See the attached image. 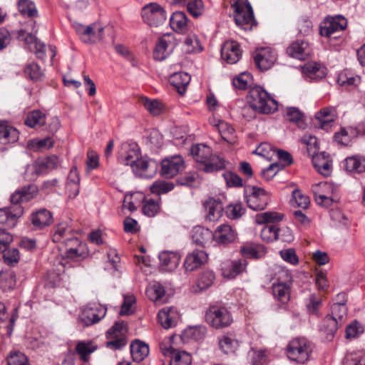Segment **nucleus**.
Returning <instances> with one entry per match:
<instances>
[{"mask_svg": "<svg viewBox=\"0 0 365 365\" xmlns=\"http://www.w3.org/2000/svg\"><path fill=\"white\" fill-rule=\"evenodd\" d=\"M355 135V131L351 128H341L339 133L334 135L335 140L342 145H349L352 138Z\"/></svg>", "mask_w": 365, "mask_h": 365, "instance_id": "nucleus-55", "label": "nucleus"}, {"mask_svg": "<svg viewBox=\"0 0 365 365\" xmlns=\"http://www.w3.org/2000/svg\"><path fill=\"white\" fill-rule=\"evenodd\" d=\"M215 280V275L212 272H205L202 273L197 279V287L199 291L209 288Z\"/></svg>", "mask_w": 365, "mask_h": 365, "instance_id": "nucleus-60", "label": "nucleus"}, {"mask_svg": "<svg viewBox=\"0 0 365 365\" xmlns=\"http://www.w3.org/2000/svg\"><path fill=\"white\" fill-rule=\"evenodd\" d=\"M51 222L52 215L46 209H41L31 215V222L38 229L49 225Z\"/></svg>", "mask_w": 365, "mask_h": 365, "instance_id": "nucleus-38", "label": "nucleus"}, {"mask_svg": "<svg viewBox=\"0 0 365 365\" xmlns=\"http://www.w3.org/2000/svg\"><path fill=\"white\" fill-rule=\"evenodd\" d=\"M106 312L105 306L90 303L81 310L79 320L84 327L91 326L100 322L106 316Z\"/></svg>", "mask_w": 365, "mask_h": 365, "instance_id": "nucleus-10", "label": "nucleus"}, {"mask_svg": "<svg viewBox=\"0 0 365 365\" xmlns=\"http://www.w3.org/2000/svg\"><path fill=\"white\" fill-rule=\"evenodd\" d=\"M276 280L274 283L292 284V277L290 272L281 267H276L274 276L273 277Z\"/></svg>", "mask_w": 365, "mask_h": 365, "instance_id": "nucleus-56", "label": "nucleus"}, {"mask_svg": "<svg viewBox=\"0 0 365 365\" xmlns=\"http://www.w3.org/2000/svg\"><path fill=\"white\" fill-rule=\"evenodd\" d=\"M247 360L251 365H264L266 356L264 351L252 349L248 352Z\"/></svg>", "mask_w": 365, "mask_h": 365, "instance_id": "nucleus-64", "label": "nucleus"}, {"mask_svg": "<svg viewBox=\"0 0 365 365\" xmlns=\"http://www.w3.org/2000/svg\"><path fill=\"white\" fill-rule=\"evenodd\" d=\"M284 117L288 121L297 124L299 128H306L304 113L298 108L287 107L284 112Z\"/></svg>", "mask_w": 365, "mask_h": 365, "instance_id": "nucleus-40", "label": "nucleus"}, {"mask_svg": "<svg viewBox=\"0 0 365 365\" xmlns=\"http://www.w3.org/2000/svg\"><path fill=\"white\" fill-rule=\"evenodd\" d=\"M287 53L293 58L304 60L309 56L310 50L309 44L304 41H296L287 49Z\"/></svg>", "mask_w": 365, "mask_h": 365, "instance_id": "nucleus-26", "label": "nucleus"}, {"mask_svg": "<svg viewBox=\"0 0 365 365\" xmlns=\"http://www.w3.org/2000/svg\"><path fill=\"white\" fill-rule=\"evenodd\" d=\"M240 252L244 257L255 259L260 258L265 253L264 247H257L252 244H245L242 246Z\"/></svg>", "mask_w": 365, "mask_h": 365, "instance_id": "nucleus-50", "label": "nucleus"}, {"mask_svg": "<svg viewBox=\"0 0 365 365\" xmlns=\"http://www.w3.org/2000/svg\"><path fill=\"white\" fill-rule=\"evenodd\" d=\"M207 212V218L212 222L218 220L222 215V205L221 202L213 198H210L204 203Z\"/></svg>", "mask_w": 365, "mask_h": 365, "instance_id": "nucleus-30", "label": "nucleus"}, {"mask_svg": "<svg viewBox=\"0 0 365 365\" xmlns=\"http://www.w3.org/2000/svg\"><path fill=\"white\" fill-rule=\"evenodd\" d=\"M191 237L195 245L205 247L210 240L212 238V232L203 227L196 226L192 230Z\"/></svg>", "mask_w": 365, "mask_h": 365, "instance_id": "nucleus-34", "label": "nucleus"}, {"mask_svg": "<svg viewBox=\"0 0 365 365\" xmlns=\"http://www.w3.org/2000/svg\"><path fill=\"white\" fill-rule=\"evenodd\" d=\"M333 191V185L327 182H321L312 186V192L314 194L315 199L327 195H332Z\"/></svg>", "mask_w": 365, "mask_h": 365, "instance_id": "nucleus-53", "label": "nucleus"}, {"mask_svg": "<svg viewBox=\"0 0 365 365\" xmlns=\"http://www.w3.org/2000/svg\"><path fill=\"white\" fill-rule=\"evenodd\" d=\"M140 150L137 145H132L123 143L119 154V162L124 165H129L130 168L140 158Z\"/></svg>", "mask_w": 365, "mask_h": 365, "instance_id": "nucleus-21", "label": "nucleus"}, {"mask_svg": "<svg viewBox=\"0 0 365 365\" xmlns=\"http://www.w3.org/2000/svg\"><path fill=\"white\" fill-rule=\"evenodd\" d=\"M25 76L34 81H41L44 74L41 67L34 62L27 63L24 70Z\"/></svg>", "mask_w": 365, "mask_h": 365, "instance_id": "nucleus-51", "label": "nucleus"}, {"mask_svg": "<svg viewBox=\"0 0 365 365\" xmlns=\"http://www.w3.org/2000/svg\"><path fill=\"white\" fill-rule=\"evenodd\" d=\"M236 237V231L227 224L218 226L212 233V239L219 245L232 243L235 240Z\"/></svg>", "mask_w": 365, "mask_h": 365, "instance_id": "nucleus-19", "label": "nucleus"}, {"mask_svg": "<svg viewBox=\"0 0 365 365\" xmlns=\"http://www.w3.org/2000/svg\"><path fill=\"white\" fill-rule=\"evenodd\" d=\"M173 188L174 185L173 182L157 180L150 186V191L154 194L161 195L171 191Z\"/></svg>", "mask_w": 365, "mask_h": 365, "instance_id": "nucleus-59", "label": "nucleus"}, {"mask_svg": "<svg viewBox=\"0 0 365 365\" xmlns=\"http://www.w3.org/2000/svg\"><path fill=\"white\" fill-rule=\"evenodd\" d=\"M185 4L187 5V11L195 18L200 16L205 11V6L202 0H189Z\"/></svg>", "mask_w": 365, "mask_h": 365, "instance_id": "nucleus-57", "label": "nucleus"}, {"mask_svg": "<svg viewBox=\"0 0 365 365\" xmlns=\"http://www.w3.org/2000/svg\"><path fill=\"white\" fill-rule=\"evenodd\" d=\"M143 21L150 26L158 27L163 24L167 19L165 9L157 3L145 5L141 11Z\"/></svg>", "mask_w": 365, "mask_h": 365, "instance_id": "nucleus-7", "label": "nucleus"}, {"mask_svg": "<svg viewBox=\"0 0 365 365\" xmlns=\"http://www.w3.org/2000/svg\"><path fill=\"white\" fill-rule=\"evenodd\" d=\"M344 167L350 173H363L365 171V158L357 155L348 157L344 160Z\"/></svg>", "mask_w": 365, "mask_h": 365, "instance_id": "nucleus-37", "label": "nucleus"}, {"mask_svg": "<svg viewBox=\"0 0 365 365\" xmlns=\"http://www.w3.org/2000/svg\"><path fill=\"white\" fill-rule=\"evenodd\" d=\"M160 349L163 354L170 358V365H191V355L182 350L175 349L164 343L160 344Z\"/></svg>", "mask_w": 365, "mask_h": 365, "instance_id": "nucleus-11", "label": "nucleus"}, {"mask_svg": "<svg viewBox=\"0 0 365 365\" xmlns=\"http://www.w3.org/2000/svg\"><path fill=\"white\" fill-rule=\"evenodd\" d=\"M232 6L235 10L234 19L236 24L244 30L250 29L255 21L250 4L236 1Z\"/></svg>", "mask_w": 365, "mask_h": 365, "instance_id": "nucleus-9", "label": "nucleus"}, {"mask_svg": "<svg viewBox=\"0 0 365 365\" xmlns=\"http://www.w3.org/2000/svg\"><path fill=\"white\" fill-rule=\"evenodd\" d=\"M164 294V287L158 282L149 286L146 289L147 297L155 303L161 304L165 302V300L163 299Z\"/></svg>", "mask_w": 365, "mask_h": 365, "instance_id": "nucleus-46", "label": "nucleus"}, {"mask_svg": "<svg viewBox=\"0 0 365 365\" xmlns=\"http://www.w3.org/2000/svg\"><path fill=\"white\" fill-rule=\"evenodd\" d=\"M345 294L340 293L337 295L339 299H341V302L334 303L331 306V313L329 314L330 317H334L337 322L343 324L346 319L347 309L345 304Z\"/></svg>", "mask_w": 365, "mask_h": 365, "instance_id": "nucleus-33", "label": "nucleus"}, {"mask_svg": "<svg viewBox=\"0 0 365 365\" xmlns=\"http://www.w3.org/2000/svg\"><path fill=\"white\" fill-rule=\"evenodd\" d=\"M207 334V328L204 325L190 327L184 331L186 338L199 341L205 339Z\"/></svg>", "mask_w": 365, "mask_h": 365, "instance_id": "nucleus-49", "label": "nucleus"}, {"mask_svg": "<svg viewBox=\"0 0 365 365\" xmlns=\"http://www.w3.org/2000/svg\"><path fill=\"white\" fill-rule=\"evenodd\" d=\"M75 29L81 39L86 43H96L103 38L104 27L97 22L88 26L76 24Z\"/></svg>", "mask_w": 365, "mask_h": 365, "instance_id": "nucleus-8", "label": "nucleus"}, {"mask_svg": "<svg viewBox=\"0 0 365 365\" xmlns=\"http://www.w3.org/2000/svg\"><path fill=\"white\" fill-rule=\"evenodd\" d=\"M341 325L334 317L327 315L322 321L321 331L326 335L327 339H329Z\"/></svg>", "mask_w": 365, "mask_h": 365, "instance_id": "nucleus-42", "label": "nucleus"}, {"mask_svg": "<svg viewBox=\"0 0 365 365\" xmlns=\"http://www.w3.org/2000/svg\"><path fill=\"white\" fill-rule=\"evenodd\" d=\"M127 331L128 328L123 321L116 322L106 332V346L113 350L124 347L127 344Z\"/></svg>", "mask_w": 365, "mask_h": 365, "instance_id": "nucleus-6", "label": "nucleus"}, {"mask_svg": "<svg viewBox=\"0 0 365 365\" xmlns=\"http://www.w3.org/2000/svg\"><path fill=\"white\" fill-rule=\"evenodd\" d=\"M212 123L225 141L230 144L235 143V130L229 123L220 120H213Z\"/></svg>", "mask_w": 365, "mask_h": 365, "instance_id": "nucleus-32", "label": "nucleus"}, {"mask_svg": "<svg viewBox=\"0 0 365 365\" xmlns=\"http://www.w3.org/2000/svg\"><path fill=\"white\" fill-rule=\"evenodd\" d=\"M247 266L245 259L227 262L222 267V275L227 279H233L245 271Z\"/></svg>", "mask_w": 365, "mask_h": 365, "instance_id": "nucleus-24", "label": "nucleus"}, {"mask_svg": "<svg viewBox=\"0 0 365 365\" xmlns=\"http://www.w3.org/2000/svg\"><path fill=\"white\" fill-rule=\"evenodd\" d=\"M277 61V53L271 48H261L256 51L255 61L262 71L270 68Z\"/></svg>", "mask_w": 365, "mask_h": 365, "instance_id": "nucleus-17", "label": "nucleus"}, {"mask_svg": "<svg viewBox=\"0 0 365 365\" xmlns=\"http://www.w3.org/2000/svg\"><path fill=\"white\" fill-rule=\"evenodd\" d=\"M207 255L203 250H195L189 254L184 262V267L187 271H193L205 263Z\"/></svg>", "mask_w": 365, "mask_h": 365, "instance_id": "nucleus-25", "label": "nucleus"}, {"mask_svg": "<svg viewBox=\"0 0 365 365\" xmlns=\"http://www.w3.org/2000/svg\"><path fill=\"white\" fill-rule=\"evenodd\" d=\"M46 115L39 110H34L27 115L25 124L30 128H40L46 124Z\"/></svg>", "mask_w": 365, "mask_h": 365, "instance_id": "nucleus-44", "label": "nucleus"}, {"mask_svg": "<svg viewBox=\"0 0 365 365\" xmlns=\"http://www.w3.org/2000/svg\"><path fill=\"white\" fill-rule=\"evenodd\" d=\"M141 102L145 109L153 115H159L165 110L163 103L158 100H151L146 97H143L141 99Z\"/></svg>", "mask_w": 365, "mask_h": 365, "instance_id": "nucleus-48", "label": "nucleus"}, {"mask_svg": "<svg viewBox=\"0 0 365 365\" xmlns=\"http://www.w3.org/2000/svg\"><path fill=\"white\" fill-rule=\"evenodd\" d=\"M180 318L178 309L173 307H166L158 312L159 323L165 329L175 326Z\"/></svg>", "mask_w": 365, "mask_h": 365, "instance_id": "nucleus-22", "label": "nucleus"}, {"mask_svg": "<svg viewBox=\"0 0 365 365\" xmlns=\"http://www.w3.org/2000/svg\"><path fill=\"white\" fill-rule=\"evenodd\" d=\"M283 215L276 212H265L259 213L255 216V222L259 225L264 223H274L282 220Z\"/></svg>", "mask_w": 365, "mask_h": 365, "instance_id": "nucleus-52", "label": "nucleus"}, {"mask_svg": "<svg viewBox=\"0 0 365 365\" xmlns=\"http://www.w3.org/2000/svg\"><path fill=\"white\" fill-rule=\"evenodd\" d=\"M272 289L273 296L279 302L282 304H286L289 301L291 292L290 284L273 283Z\"/></svg>", "mask_w": 365, "mask_h": 365, "instance_id": "nucleus-41", "label": "nucleus"}, {"mask_svg": "<svg viewBox=\"0 0 365 365\" xmlns=\"http://www.w3.org/2000/svg\"><path fill=\"white\" fill-rule=\"evenodd\" d=\"M185 168V161L180 155H173L163 159L161 162V175L172 178Z\"/></svg>", "mask_w": 365, "mask_h": 365, "instance_id": "nucleus-12", "label": "nucleus"}, {"mask_svg": "<svg viewBox=\"0 0 365 365\" xmlns=\"http://www.w3.org/2000/svg\"><path fill=\"white\" fill-rule=\"evenodd\" d=\"M347 26L346 19L341 16L331 17L329 21L324 22L320 27V34L323 36L331 37L334 33L345 29Z\"/></svg>", "mask_w": 365, "mask_h": 365, "instance_id": "nucleus-18", "label": "nucleus"}, {"mask_svg": "<svg viewBox=\"0 0 365 365\" xmlns=\"http://www.w3.org/2000/svg\"><path fill=\"white\" fill-rule=\"evenodd\" d=\"M247 99L250 107L259 113L269 114L278 109L277 101L272 98L261 86L252 88Z\"/></svg>", "mask_w": 365, "mask_h": 365, "instance_id": "nucleus-3", "label": "nucleus"}, {"mask_svg": "<svg viewBox=\"0 0 365 365\" xmlns=\"http://www.w3.org/2000/svg\"><path fill=\"white\" fill-rule=\"evenodd\" d=\"M37 192V187L34 185H29L12 194L11 202L14 205L0 209V230H6V229L15 227L19 218L24 213L23 207L19 204L29 201L34 197Z\"/></svg>", "mask_w": 365, "mask_h": 365, "instance_id": "nucleus-1", "label": "nucleus"}, {"mask_svg": "<svg viewBox=\"0 0 365 365\" xmlns=\"http://www.w3.org/2000/svg\"><path fill=\"white\" fill-rule=\"evenodd\" d=\"M242 55V51L237 42L227 41L221 48V56L223 60L230 64L237 63Z\"/></svg>", "mask_w": 365, "mask_h": 365, "instance_id": "nucleus-20", "label": "nucleus"}, {"mask_svg": "<svg viewBox=\"0 0 365 365\" xmlns=\"http://www.w3.org/2000/svg\"><path fill=\"white\" fill-rule=\"evenodd\" d=\"M205 322L216 329L228 327L233 322V318L228 309L223 306L212 305L205 312Z\"/></svg>", "mask_w": 365, "mask_h": 365, "instance_id": "nucleus-5", "label": "nucleus"}, {"mask_svg": "<svg viewBox=\"0 0 365 365\" xmlns=\"http://www.w3.org/2000/svg\"><path fill=\"white\" fill-rule=\"evenodd\" d=\"M343 365H365V356L361 352H352L346 355Z\"/></svg>", "mask_w": 365, "mask_h": 365, "instance_id": "nucleus-63", "label": "nucleus"}, {"mask_svg": "<svg viewBox=\"0 0 365 365\" xmlns=\"http://www.w3.org/2000/svg\"><path fill=\"white\" fill-rule=\"evenodd\" d=\"M66 248V256L71 259H84L88 255V250L85 243H82L78 237H71L63 240Z\"/></svg>", "mask_w": 365, "mask_h": 365, "instance_id": "nucleus-13", "label": "nucleus"}, {"mask_svg": "<svg viewBox=\"0 0 365 365\" xmlns=\"http://www.w3.org/2000/svg\"><path fill=\"white\" fill-rule=\"evenodd\" d=\"M220 349L225 354L235 353L240 346V342L235 337L225 335L219 341Z\"/></svg>", "mask_w": 365, "mask_h": 365, "instance_id": "nucleus-47", "label": "nucleus"}, {"mask_svg": "<svg viewBox=\"0 0 365 365\" xmlns=\"http://www.w3.org/2000/svg\"><path fill=\"white\" fill-rule=\"evenodd\" d=\"M19 12L28 17H36L38 14L34 2L29 0H20L18 4Z\"/></svg>", "mask_w": 365, "mask_h": 365, "instance_id": "nucleus-54", "label": "nucleus"}, {"mask_svg": "<svg viewBox=\"0 0 365 365\" xmlns=\"http://www.w3.org/2000/svg\"><path fill=\"white\" fill-rule=\"evenodd\" d=\"M182 50L186 53H195L202 51V47L195 34H189L185 38Z\"/></svg>", "mask_w": 365, "mask_h": 365, "instance_id": "nucleus-45", "label": "nucleus"}, {"mask_svg": "<svg viewBox=\"0 0 365 365\" xmlns=\"http://www.w3.org/2000/svg\"><path fill=\"white\" fill-rule=\"evenodd\" d=\"M19 138V131L6 122L0 121V143L4 145L16 143Z\"/></svg>", "mask_w": 365, "mask_h": 365, "instance_id": "nucleus-28", "label": "nucleus"}, {"mask_svg": "<svg viewBox=\"0 0 365 365\" xmlns=\"http://www.w3.org/2000/svg\"><path fill=\"white\" fill-rule=\"evenodd\" d=\"M130 349L133 360L135 362L142 361L149 354L148 346L139 340L133 341L130 344Z\"/></svg>", "mask_w": 365, "mask_h": 365, "instance_id": "nucleus-36", "label": "nucleus"}, {"mask_svg": "<svg viewBox=\"0 0 365 365\" xmlns=\"http://www.w3.org/2000/svg\"><path fill=\"white\" fill-rule=\"evenodd\" d=\"M131 169L136 176L152 178L158 171V163L151 159L140 158L131 167Z\"/></svg>", "mask_w": 365, "mask_h": 365, "instance_id": "nucleus-16", "label": "nucleus"}, {"mask_svg": "<svg viewBox=\"0 0 365 365\" xmlns=\"http://www.w3.org/2000/svg\"><path fill=\"white\" fill-rule=\"evenodd\" d=\"M268 193L262 188L252 187L251 192L246 196L248 207L253 210H264L269 202Z\"/></svg>", "mask_w": 365, "mask_h": 365, "instance_id": "nucleus-14", "label": "nucleus"}, {"mask_svg": "<svg viewBox=\"0 0 365 365\" xmlns=\"http://www.w3.org/2000/svg\"><path fill=\"white\" fill-rule=\"evenodd\" d=\"M292 203L293 206L306 209L309 205V198L308 196L304 195L300 190H295L292 192Z\"/></svg>", "mask_w": 365, "mask_h": 365, "instance_id": "nucleus-62", "label": "nucleus"}, {"mask_svg": "<svg viewBox=\"0 0 365 365\" xmlns=\"http://www.w3.org/2000/svg\"><path fill=\"white\" fill-rule=\"evenodd\" d=\"M98 349L97 345L92 341H78L76 345V352L80 359L87 362L89 360L90 355Z\"/></svg>", "mask_w": 365, "mask_h": 365, "instance_id": "nucleus-31", "label": "nucleus"}, {"mask_svg": "<svg viewBox=\"0 0 365 365\" xmlns=\"http://www.w3.org/2000/svg\"><path fill=\"white\" fill-rule=\"evenodd\" d=\"M336 117L337 113L334 107L324 108L315 114V118L322 129H325L330 123L334 122Z\"/></svg>", "mask_w": 365, "mask_h": 365, "instance_id": "nucleus-29", "label": "nucleus"}, {"mask_svg": "<svg viewBox=\"0 0 365 365\" xmlns=\"http://www.w3.org/2000/svg\"><path fill=\"white\" fill-rule=\"evenodd\" d=\"M312 352V344L305 338H294L286 347L289 359L298 364H304L307 361Z\"/></svg>", "mask_w": 365, "mask_h": 365, "instance_id": "nucleus-4", "label": "nucleus"}, {"mask_svg": "<svg viewBox=\"0 0 365 365\" xmlns=\"http://www.w3.org/2000/svg\"><path fill=\"white\" fill-rule=\"evenodd\" d=\"M170 24L173 31L185 33L187 31V17L182 11L174 12L170 19Z\"/></svg>", "mask_w": 365, "mask_h": 365, "instance_id": "nucleus-35", "label": "nucleus"}, {"mask_svg": "<svg viewBox=\"0 0 365 365\" xmlns=\"http://www.w3.org/2000/svg\"><path fill=\"white\" fill-rule=\"evenodd\" d=\"M303 72L311 78H322L325 76V68L317 62H308L302 68Z\"/></svg>", "mask_w": 365, "mask_h": 365, "instance_id": "nucleus-43", "label": "nucleus"}, {"mask_svg": "<svg viewBox=\"0 0 365 365\" xmlns=\"http://www.w3.org/2000/svg\"><path fill=\"white\" fill-rule=\"evenodd\" d=\"M312 163L317 171L324 176L331 173L332 162L330 156L324 152L312 153Z\"/></svg>", "mask_w": 365, "mask_h": 365, "instance_id": "nucleus-23", "label": "nucleus"}, {"mask_svg": "<svg viewBox=\"0 0 365 365\" xmlns=\"http://www.w3.org/2000/svg\"><path fill=\"white\" fill-rule=\"evenodd\" d=\"M180 255L174 252L163 251L159 254L161 267L168 272L173 271L180 263Z\"/></svg>", "mask_w": 365, "mask_h": 365, "instance_id": "nucleus-27", "label": "nucleus"}, {"mask_svg": "<svg viewBox=\"0 0 365 365\" xmlns=\"http://www.w3.org/2000/svg\"><path fill=\"white\" fill-rule=\"evenodd\" d=\"M190 153L198 163L199 168L205 173H213L225 168V161L212 153V150L205 144L192 146Z\"/></svg>", "mask_w": 365, "mask_h": 365, "instance_id": "nucleus-2", "label": "nucleus"}, {"mask_svg": "<svg viewBox=\"0 0 365 365\" xmlns=\"http://www.w3.org/2000/svg\"><path fill=\"white\" fill-rule=\"evenodd\" d=\"M0 253H3L4 260L5 263L9 266H14L19 261L20 255L17 248L9 247Z\"/></svg>", "mask_w": 365, "mask_h": 365, "instance_id": "nucleus-58", "label": "nucleus"}, {"mask_svg": "<svg viewBox=\"0 0 365 365\" xmlns=\"http://www.w3.org/2000/svg\"><path fill=\"white\" fill-rule=\"evenodd\" d=\"M175 46V38L172 34H165L160 38L153 51V57L157 61L165 60Z\"/></svg>", "mask_w": 365, "mask_h": 365, "instance_id": "nucleus-15", "label": "nucleus"}, {"mask_svg": "<svg viewBox=\"0 0 365 365\" xmlns=\"http://www.w3.org/2000/svg\"><path fill=\"white\" fill-rule=\"evenodd\" d=\"M190 81V76L185 72L173 73L170 78V82L175 86L180 95H183Z\"/></svg>", "mask_w": 365, "mask_h": 365, "instance_id": "nucleus-39", "label": "nucleus"}, {"mask_svg": "<svg viewBox=\"0 0 365 365\" xmlns=\"http://www.w3.org/2000/svg\"><path fill=\"white\" fill-rule=\"evenodd\" d=\"M337 82L341 86L357 85L360 82V77L344 71L339 74Z\"/></svg>", "mask_w": 365, "mask_h": 365, "instance_id": "nucleus-61", "label": "nucleus"}]
</instances>
